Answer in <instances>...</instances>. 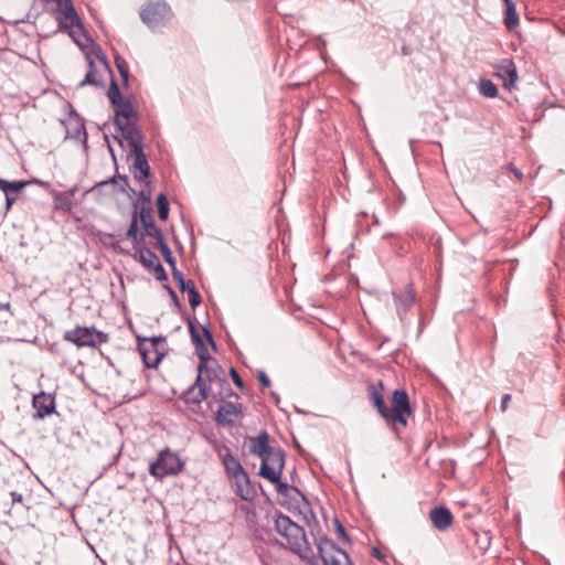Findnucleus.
Here are the masks:
<instances>
[{"instance_id": "f257e3e1", "label": "nucleus", "mask_w": 565, "mask_h": 565, "mask_svg": "<svg viewBox=\"0 0 565 565\" xmlns=\"http://www.w3.org/2000/svg\"><path fill=\"white\" fill-rule=\"evenodd\" d=\"M371 397L374 406L387 423L407 424V417L412 414L408 395L403 390H396L392 395V407L385 405L382 394L376 387H371Z\"/></svg>"}, {"instance_id": "f03ea898", "label": "nucleus", "mask_w": 565, "mask_h": 565, "mask_svg": "<svg viewBox=\"0 0 565 565\" xmlns=\"http://www.w3.org/2000/svg\"><path fill=\"white\" fill-rule=\"evenodd\" d=\"M275 531L286 540V547L301 558H307L311 553L306 539L305 530L295 523L289 516L280 513L275 519Z\"/></svg>"}, {"instance_id": "7ed1b4c3", "label": "nucleus", "mask_w": 565, "mask_h": 565, "mask_svg": "<svg viewBox=\"0 0 565 565\" xmlns=\"http://www.w3.org/2000/svg\"><path fill=\"white\" fill-rule=\"evenodd\" d=\"M172 17V10L164 0H150L140 11L142 22L151 30L164 26Z\"/></svg>"}, {"instance_id": "20e7f679", "label": "nucleus", "mask_w": 565, "mask_h": 565, "mask_svg": "<svg viewBox=\"0 0 565 565\" xmlns=\"http://www.w3.org/2000/svg\"><path fill=\"white\" fill-rule=\"evenodd\" d=\"M183 468L179 456L168 448L159 452L156 461L149 466V473L156 479L162 480L167 476H175Z\"/></svg>"}, {"instance_id": "39448f33", "label": "nucleus", "mask_w": 565, "mask_h": 565, "mask_svg": "<svg viewBox=\"0 0 565 565\" xmlns=\"http://www.w3.org/2000/svg\"><path fill=\"white\" fill-rule=\"evenodd\" d=\"M196 354L200 359V363L198 366V376L195 379L194 384L191 386L190 391L194 392L198 390L195 396L192 398L194 403H201L202 401L207 398V385L205 384L203 376H206L209 381H211V373H214L215 371L211 370L207 366V363L212 361L209 351L205 347V344H202L200 347H195Z\"/></svg>"}, {"instance_id": "423d86ee", "label": "nucleus", "mask_w": 565, "mask_h": 565, "mask_svg": "<svg viewBox=\"0 0 565 565\" xmlns=\"http://www.w3.org/2000/svg\"><path fill=\"white\" fill-rule=\"evenodd\" d=\"M64 339L74 343L78 348L92 347L96 348L108 341V335L102 331L96 330L94 327H76L68 330L64 334Z\"/></svg>"}, {"instance_id": "0eeeda50", "label": "nucleus", "mask_w": 565, "mask_h": 565, "mask_svg": "<svg viewBox=\"0 0 565 565\" xmlns=\"http://www.w3.org/2000/svg\"><path fill=\"white\" fill-rule=\"evenodd\" d=\"M87 62L88 72L84 79L81 81L79 87H84L86 85L103 87L105 75L110 73L109 65L104 55L100 52H97L94 57L92 55H87Z\"/></svg>"}, {"instance_id": "6e6552de", "label": "nucleus", "mask_w": 565, "mask_h": 565, "mask_svg": "<svg viewBox=\"0 0 565 565\" xmlns=\"http://www.w3.org/2000/svg\"><path fill=\"white\" fill-rule=\"evenodd\" d=\"M284 467L285 452L279 448H273L262 458L259 476L270 482H277L281 478Z\"/></svg>"}, {"instance_id": "1a4fd4ad", "label": "nucleus", "mask_w": 565, "mask_h": 565, "mask_svg": "<svg viewBox=\"0 0 565 565\" xmlns=\"http://www.w3.org/2000/svg\"><path fill=\"white\" fill-rule=\"evenodd\" d=\"M56 3V20L58 26L63 30L71 31L77 29L83 31V25L79 17L77 15L72 0H55ZM73 36V32H70Z\"/></svg>"}, {"instance_id": "9d476101", "label": "nucleus", "mask_w": 565, "mask_h": 565, "mask_svg": "<svg viewBox=\"0 0 565 565\" xmlns=\"http://www.w3.org/2000/svg\"><path fill=\"white\" fill-rule=\"evenodd\" d=\"M164 342L163 338H149L138 341V350L147 367H156L163 356L160 345Z\"/></svg>"}, {"instance_id": "9b49d317", "label": "nucleus", "mask_w": 565, "mask_h": 565, "mask_svg": "<svg viewBox=\"0 0 565 565\" xmlns=\"http://www.w3.org/2000/svg\"><path fill=\"white\" fill-rule=\"evenodd\" d=\"M318 551L324 565H342L343 561L350 563L348 554L330 539L322 537L318 543Z\"/></svg>"}, {"instance_id": "f8f14e48", "label": "nucleus", "mask_w": 565, "mask_h": 565, "mask_svg": "<svg viewBox=\"0 0 565 565\" xmlns=\"http://www.w3.org/2000/svg\"><path fill=\"white\" fill-rule=\"evenodd\" d=\"M139 262L149 270H152L156 275V278L160 281L167 280L168 276L159 262L158 256L152 253L150 249L146 247H140L139 250Z\"/></svg>"}, {"instance_id": "ddd939ff", "label": "nucleus", "mask_w": 565, "mask_h": 565, "mask_svg": "<svg viewBox=\"0 0 565 565\" xmlns=\"http://www.w3.org/2000/svg\"><path fill=\"white\" fill-rule=\"evenodd\" d=\"M495 75L503 81L508 89L513 88L519 79L516 66L511 58H503L497 64Z\"/></svg>"}, {"instance_id": "4468645a", "label": "nucleus", "mask_w": 565, "mask_h": 565, "mask_svg": "<svg viewBox=\"0 0 565 565\" xmlns=\"http://www.w3.org/2000/svg\"><path fill=\"white\" fill-rule=\"evenodd\" d=\"M115 107V125L120 131L128 130L130 120L136 117L132 104L125 99L116 105Z\"/></svg>"}, {"instance_id": "2eb2a0df", "label": "nucleus", "mask_w": 565, "mask_h": 565, "mask_svg": "<svg viewBox=\"0 0 565 565\" xmlns=\"http://www.w3.org/2000/svg\"><path fill=\"white\" fill-rule=\"evenodd\" d=\"M242 415V405L233 402L222 404L216 413V423L222 426H231Z\"/></svg>"}, {"instance_id": "dca6fc26", "label": "nucleus", "mask_w": 565, "mask_h": 565, "mask_svg": "<svg viewBox=\"0 0 565 565\" xmlns=\"http://www.w3.org/2000/svg\"><path fill=\"white\" fill-rule=\"evenodd\" d=\"M34 418L43 419L55 411V401L51 394L41 392L33 396Z\"/></svg>"}, {"instance_id": "f3484780", "label": "nucleus", "mask_w": 565, "mask_h": 565, "mask_svg": "<svg viewBox=\"0 0 565 565\" xmlns=\"http://www.w3.org/2000/svg\"><path fill=\"white\" fill-rule=\"evenodd\" d=\"M222 461L225 467L227 475L234 480H244V483L248 486V476L244 471L239 461L234 458L228 449L222 456Z\"/></svg>"}, {"instance_id": "a211bd4d", "label": "nucleus", "mask_w": 565, "mask_h": 565, "mask_svg": "<svg viewBox=\"0 0 565 565\" xmlns=\"http://www.w3.org/2000/svg\"><path fill=\"white\" fill-rule=\"evenodd\" d=\"M429 520L438 531H446L452 524V514L445 507L434 508L429 512Z\"/></svg>"}, {"instance_id": "6ab92c4d", "label": "nucleus", "mask_w": 565, "mask_h": 565, "mask_svg": "<svg viewBox=\"0 0 565 565\" xmlns=\"http://www.w3.org/2000/svg\"><path fill=\"white\" fill-rule=\"evenodd\" d=\"M271 449L273 447L269 446V435L267 431L263 430L257 437L249 438V450L253 455L263 458Z\"/></svg>"}, {"instance_id": "aec40b11", "label": "nucleus", "mask_w": 565, "mask_h": 565, "mask_svg": "<svg viewBox=\"0 0 565 565\" xmlns=\"http://www.w3.org/2000/svg\"><path fill=\"white\" fill-rule=\"evenodd\" d=\"M76 190L77 189L74 188L68 191L56 193L54 196L55 209L61 210L63 212H70L76 204L74 200Z\"/></svg>"}, {"instance_id": "412c9836", "label": "nucleus", "mask_w": 565, "mask_h": 565, "mask_svg": "<svg viewBox=\"0 0 565 565\" xmlns=\"http://www.w3.org/2000/svg\"><path fill=\"white\" fill-rule=\"evenodd\" d=\"M140 222L148 236H152L156 239L162 236L161 231L156 226L151 210L142 207L140 211Z\"/></svg>"}, {"instance_id": "4be33fe9", "label": "nucleus", "mask_w": 565, "mask_h": 565, "mask_svg": "<svg viewBox=\"0 0 565 565\" xmlns=\"http://www.w3.org/2000/svg\"><path fill=\"white\" fill-rule=\"evenodd\" d=\"M131 145L134 146L135 151V162L134 167L140 172V177L138 179H146L149 177V164L148 161L142 153V151L138 148V145L134 137H131Z\"/></svg>"}, {"instance_id": "5701e85b", "label": "nucleus", "mask_w": 565, "mask_h": 565, "mask_svg": "<svg viewBox=\"0 0 565 565\" xmlns=\"http://www.w3.org/2000/svg\"><path fill=\"white\" fill-rule=\"evenodd\" d=\"M415 301V296L412 291V288L408 287L403 292L395 295V303L397 308V313L399 317H402L403 313H406V311L411 308V306Z\"/></svg>"}, {"instance_id": "b1692460", "label": "nucleus", "mask_w": 565, "mask_h": 565, "mask_svg": "<svg viewBox=\"0 0 565 565\" xmlns=\"http://www.w3.org/2000/svg\"><path fill=\"white\" fill-rule=\"evenodd\" d=\"M504 23L509 31H513L519 24V17L512 0H507Z\"/></svg>"}, {"instance_id": "393cba45", "label": "nucleus", "mask_w": 565, "mask_h": 565, "mask_svg": "<svg viewBox=\"0 0 565 565\" xmlns=\"http://www.w3.org/2000/svg\"><path fill=\"white\" fill-rule=\"evenodd\" d=\"M127 238L131 239L135 246H139L143 242V236L138 234V220L136 214H134L127 231Z\"/></svg>"}, {"instance_id": "a878e982", "label": "nucleus", "mask_w": 565, "mask_h": 565, "mask_svg": "<svg viewBox=\"0 0 565 565\" xmlns=\"http://www.w3.org/2000/svg\"><path fill=\"white\" fill-rule=\"evenodd\" d=\"M157 246L158 248L160 249L164 260L171 266V267H174L175 266V259L172 255V252L169 247V245L167 244L166 239L163 238V236L159 237L157 239Z\"/></svg>"}, {"instance_id": "bb28decb", "label": "nucleus", "mask_w": 565, "mask_h": 565, "mask_svg": "<svg viewBox=\"0 0 565 565\" xmlns=\"http://www.w3.org/2000/svg\"><path fill=\"white\" fill-rule=\"evenodd\" d=\"M479 92L482 96L494 98L498 95V87L489 79L480 82Z\"/></svg>"}, {"instance_id": "cd10ccee", "label": "nucleus", "mask_w": 565, "mask_h": 565, "mask_svg": "<svg viewBox=\"0 0 565 565\" xmlns=\"http://www.w3.org/2000/svg\"><path fill=\"white\" fill-rule=\"evenodd\" d=\"M24 186V182H9L7 180L0 179V189L4 192V194H17Z\"/></svg>"}, {"instance_id": "c85d7f7f", "label": "nucleus", "mask_w": 565, "mask_h": 565, "mask_svg": "<svg viewBox=\"0 0 565 565\" xmlns=\"http://www.w3.org/2000/svg\"><path fill=\"white\" fill-rule=\"evenodd\" d=\"M158 215L159 218L164 221L169 215V203L163 193H160L157 198Z\"/></svg>"}, {"instance_id": "c756f323", "label": "nucleus", "mask_w": 565, "mask_h": 565, "mask_svg": "<svg viewBox=\"0 0 565 565\" xmlns=\"http://www.w3.org/2000/svg\"><path fill=\"white\" fill-rule=\"evenodd\" d=\"M189 295V303L192 308L198 307L201 303V296L194 288V285L191 280H188V288L186 290Z\"/></svg>"}, {"instance_id": "7c9ffc66", "label": "nucleus", "mask_w": 565, "mask_h": 565, "mask_svg": "<svg viewBox=\"0 0 565 565\" xmlns=\"http://www.w3.org/2000/svg\"><path fill=\"white\" fill-rule=\"evenodd\" d=\"M107 96L110 103L114 105L125 100L119 92L118 85L115 81L111 82L110 87L108 89Z\"/></svg>"}, {"instance_id": "2f4dec72", "label": "nucleus", "mask_w": 565, "mask_h": 565, "mask_svg": "<svg viewBox=\"0 0 565 565\" xmlns=\"http://www.w3.org/2000/svg\"><path fill=\"white\" fill-rule=\"evenodd\" d=\"M115 62H116L117 70L122 78V82L126 85L128 83V75H129L128 64L124 58H120V57H116Z\"/></svg>"}, {"instance_id": "473e14b6", "label": "nucleus", "mask_w": 565, "mask_h": 565, "mask_svg": "<svg viewBox=\"0 0 565 565\" xmlns=\"http://www.w3.org/2000/svg\"><path fill=\"white\" fill-rule=\"evenodd\" d=\"M172 276L182 292H185L188 288V281L184 279L183 274L174 266L172 267Z\"/></svg>"}, {"instance_id": "72a5a7b5", "label": "nucleus", "mask_w": 565, "mask_h": 565, "mask_svg": "<svg viewBox=\"0 0 565 565\" xmlns=\"http://www.w3.org/2000/svg\"><path fill=\"white\" fill-rule=\"evenodd\" d=\"M235 483H236L237 489H238L237 492L242 497V499L248 500L250 494H252V490H250L249 484L246 486L244 483V480H235Z\"/></svg>"}, {"instance_id": "f704fd0d", "label": "nucleus", "mask_w": 565, "mask_h": 565, "mask_svg": "<svg viewBox=\"0 0 565 565\" xmlns=\"http://www.w3.org/2000/svg\"><path fill=\"white\" fill-rule=\"evenodd\" d=\"M189 330H190L192 342L194 343L195 347H200V345L204 344L199 331L196 330L193 322H191V321L189 322Z\"/></svg>"}, {"instance_id": "c9c22d12", "label": "nucleus", "mask_w": 565, "mask_h": 565, "mask_svg": "<svg viewBox=\"0 0 565 565\" xmlns=\"http://www.w3.org/2000/svg\"><path fill=\"white\" fill-rule=\"evenodd\" d=\"M334 529H335V532L338 534V536L343 540V542H347L349 543L350 542V539L345 532V529L344 526L341 524V522L338 520V519H334Z\"/></svg>"}, {"instance_id": "e433bc0d", "label": "nucleus", "mask_w": 565, "mask_h": 565, "mask_svg": "<svg viewBox=\"0 0 565 565\" xmlns=\"http://www.w3.org/2000/svg\"><path fill=\"white\" fill-rule=\"evenodd\" d=\"M277 487V492L281 495H288L290 490H294L291 486L286 482H282L280 479L277 482H274Z\"/></svg>"}, {"instance_id": "4c0bfd02", "label": "nucleus", "mask_w": 565, "mask_h": 565, "mask_svg": "<svg viewBox=\"0 0 565 565\" xmlns=\"http://www.w3.org/2000/svg\"><path fill=\"white\" fill-rule=\"evenodd\" d=\"M115 183V179H111L109 181H104V182H100L98 183L97 185L90 188L88 190V192H97V191H100L103 188H107V186H113V184Z\"/></svg>"}, {"instance_id": "58836bf2", "label": "nucleus", "mask_w": 565, "mask_h": 565, "mask_svg": "<svg viewBox=\"0 0 565 565\" xmlns=\"http://www.w3.org/2000/svg\"><path fill=\"white\" fill-rule=\"evenodd\" d=\"M231 375L236 386L243 388V381L235 369H231Z\"/></svg>"}, {"instance_id": "ea45409f", "label": "nucleus", "mask_w": 565, "mask_h": 565, "mask_svg": "<svg viewBox=\"0 0 565 565\" xmlns=\"http://www.w3.org/2000/svg\"><path fill=\"white\" fill-rule=\"evenodd\" d=\"M258 380L264 387H268L270 385V381L264 371L258 373Z\"/></svg>"}, {"instance_id": "a19ab883", "label": "nucleus", "mask_w": 565, "mask_h": 565, "mask_svg": "<svg viewBox=\"0 0 565 565\" xmlns=\"http://www.w3.org/2000/svg\"><path fill=\"white\" fill-rule=\"evenodd\" d=\"M510 401H511V395L510 394L503 395V397L501 399V411L502 412H504L507 409Z\"/></svg>"}, {"instance_id": "79ce46f5", "label": "nucleus", "mask_w": 565, "mask_h": 565, "mask_svg": "<svg viewBox=\"0 0 565 565\" xmlns=\"http://www.w3.org/2000/svg\"><path fill=\"white\" fill-rule=\"evenodd\" d=\"M166 288H167V290L169 291V295H170V297H171V299H172L173 303H174L177 307H179V299H178V296H177L175 291H174L173 289H171L170 287H168V286H167Z\"/></svg>"}, {"instance_id": "37998d69", "label": "nucleus", "mask_w": 565, "mask_h": 565, "mask_svg": "<svg viewBox=\"0 0 565 565\" xmlns=\"http://www.w3.org/2000/svg\"><path fill=\"white\" fill-rule=\"evenodd\" d=\"M15 196H13L12 194L8 193L6 194V204H7V209H10L11 205L13 204V202L15 201Z\"/></svg>"}, {"instance_id": "c03bdc74", "label": "nucleus", "mask_w": 565, "mask_h": 565, "mask_svg": "<svg viewBox=\"0 0 565 565\" xmlns=\"http://www.w3.org/2000/svg\"><path fill=\"white\" fill-rule=\"evenodd\" d=\"M203 332H204V334H205V337H206L207 341L210 342V344H211L213 348H215V342H214V340H213V337H212L211 332H210L207 329H205V328L203 329Z\"/></svg>"}, {"instance_id": "a18cd8bd", "label": "nucleus", "mask_w": 565, "mask_h": 565, "mask_svg": "<svg viewBox=\"0 0 565 565\" xmlns=\"http://www.w3.org/2000/svg\"><path fill=\"white\" fill-rule=\"evenodd\" d=\"M11 497H12V501L13 502H17V501L20 502L22 500V495L20 493H18V492H14V491L11 492Z\"/></svg>"}, {"instance_id": "49530a36", "label": "nucleus", "mask_w": 565, "mask_h": 565, "mask_svg": "<svg viewBox=\"0 0 565 565\" xmlns=\"http://www.w3.org/2000/svg\"><path fill=\"white\" fill-rule=\"evenodd\" d=\"M372 554H373L374 557H376L379 559L382 558V554H381V552H380V550L377 547H373Z\"/></svg>"}, {"instance_id": "de8ad7c7", "label": "nucleus", "mask_w": 565, "mask_h": 565, "mask_svg": "<svg viewBox=\"0 0 565 565\" xmlns=\"http://www.w3.org/2000/svg\"><path fill=\"white\" fill-rule=\"evenodd\" d=\"M512 170H513L514 175H515L519 180H522V178H523V173H522L519 169H516V168H512Z\"/></svg>"}, {"instance_id": "09e8293b", "label": "nucleus", "mask_w": 565, "mask_h": 565, "mask_svg": "<svg viewBox=\"0 0 565 565\" xmlns=\"http://www.w3.org/2000/svg\"><path fill=\"white\" fill-rule=\"evenodd\" d=\"M9 309V303H0V310Z\"/></svg>"}, {"instance_id": "8fccbe9b", "label": "nucleus", "mask_w": 565, "mask_h": 565, "mask_svg": "<svg viewBox=\"0 0 565 565\" xmlns=\"http://www.w3.org/2000/svg\"><path fill=\"white\" fill-rule=\"evenodd\" d=\"M503 1H504V3L507 4V0H503Z\"/></svg>"}]
</instances>
